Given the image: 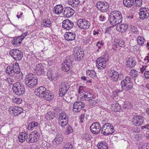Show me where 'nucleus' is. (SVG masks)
Instances as JSON below:
<instances>
[{"mask_svg": "<svg viewBox=\"0 0 149 149\" xmlns=\"http://www.w3.org/2000/svg\"><path fill=\"white\" fill-rule=\"evenodd\" d=\"M110 24L113 26L122 23L123 17L121 13L118 11L114 10L110 14L109 17Z\"/></svg>", "mask_w": 149, "mask_h": 149, "instance_id": "nucleus-1", "label": "nucleus"}, {"mask_svg": "<svg viewBox=\"0 0 149 149\" xmlns=\"http://www.w3.org/2000/svg\"><path fill=\"white\" fill-rule=\"evenodd\" d=\"M25 80L26 86L31 88L35 87L38 82L37 77L32 73L27 74L26 76Z\"/></svg>", "mask_w": 149, "mask_h": 149, "instance_id": "nucleus-2", "label": "nucleus"}, {"mask_svg": "<svg viewBox=\"0 0 149 149\" xmlns=\"http://www.w3.org/2000/svg\"><path fill=\"white\" fill-rule=\"evenodd\" d=\"M122 88L125 91H129L132 88L133 84L131 77L127 76L121 83Z\"/></svg>", "mask_w": 149, "mask_h": 149, "instance_id": "nucleus-3", "label": "nucleus"}, {"mask_svg": "<svg viewBox=\"0 0 149 149\" xmlns=\"http://www.w3.org/2000/svg\"><path fill=\"white\" fill-rule=\"evenodd\" d=\"M70 82L65 80L61 82L59 86V95L63 97L67 92L70 87Z\"/></svg>", "mask_w": 149, "mask_h": 149, "instance_id": "nucleus-4", "label": "nucleus"}, {"mask_svg": "<svg viewBox=\"0 0 149 149\" xmlns=\"http://www.w3.org/2000/svg\"><path fill=\"white\" fill-rule=\"evenodd\" d=\"M12 89L14 93L17 95H22L25 91L24 86L19 82H17L14 84Z\"/></svg>", "mask_w": 149, "mask_h": 149, "instance_id": "nucleus-5", "label": "nucleus"}, {"mask_svg": "<svg viewBox=\"0 0 149 149\" xmlns=\"http://www.w3.org/2000/svg\"><path fill=\"white\" fill-rule=\"evenodd\" d=\"M114 131L113 126L109 123L104 124L101 127V133L104 135L112 134Z\"/></svg>", "mask_w": 149, "mask_h": 149, "instance_id": "nucleus-6", "label": "nucleus"}, {"mask_svg": "<svg viewBox=\"0 0 149 149\" xmlns=\"http://www.w3.org/2000/svg\"><path fill=\"white\" fill-rule=\"evenodd\" d=\"M73 53L75 58V60H81L84 56L83 49L78 46H76L73 48Z\"/></svg>", "mask_w": 149, "mask_h": 149, "instance_id": "nucleus-7", "label": "nucleus"}, {"mask_svg": "<svg viewBox=\"0 0 149 149\" xmlns=\"http://www.w3.org/2000/svg\"><path fill=\"white\" fill-rule=\"evenodd\" d=\"M78 26L81 29L87 30L91 26L90 22L84 19H79L77 22Z\"/></svg>", "mask_w": 149, "mask_h": 149, "instance_id": "nucleus-8", "label": "nucleus"}, {"mask_svg": "<svg viewBox=\"0 0 149 149\" xmlns=\"http://www.w3.org/2000/svg\"><path fill=\"white\" fill-rule=\"evenodd\" d=\"M10 54L16 60H20L23 56V52L18 49H13L10 52Z\"/></svg>", "mask_w": 149, "mask_h": 149, "instance_id": "nucleus-9", "label": "nucleus"}, {"mask_svg": "<svg viewBox=\"0 0 149 149\" xmlns=\"http://www.w3.org/2000/svg\"><path fill=\"white\" fill-rule=\"evenodd\" d=\"M64 62L61 65V69L65 72H68L70 70L72 66V61L68 57H67Z\"/></svg>", "mask_w": 149, "mask_h": 149, "instance_id": "nucleus-10", "label": "nucleus"}, {"mask_svg": "<svg viewBox=\"0 0 149 149\" xmlns=\"http://www.w3.org/2000/svg\"><path fill=\"white\" fill-rule=\"evenodd\" d=\"M40 136V133L37 132H32L30 134L28 137L26 139L27 142L29 143L36 142L38 140Z\"/></svg>", "mask_w": 149, "mask_h": 149, "instance_id": "nucleus-11", "label": "nucleus"}, {"mask_svg": "<svg viewBox=\"0 0 149 149\" xmlns=\"http://www.w3.org/2000/svg\"><path fill=\"white\" fill-rule=\"evenodd\" d=\"M40 125L37 122L33 121L30 123L28 126V129L29 130L33 131L35 132H40Z\"/></svg>", "mask_w": 149, "mask_h": 149, "instance_id": "nucleus-12", "label": "nucleus"}, {"mask_svg": "<svg viewBox=\"0 0 149 149\" xmlns=\"http://www.w3.org/2000/svg\"><path fill=\"white\" fill-rule=\"evenodd\" d=\"M95 6L99 10L103 12L107 11L109 7V5L107 3L102 1L97 2Z\"/></svg>", "mask_w": 149, "mask_h": 149, "instance_id": "nucleus-13", "label": "nucleus"}, {"mask_svg": "<svg viewBox=\"0 0 149 149\" xmlns=\"http://www.w3.org/2000/svg\"><path fill=\"white\" fill-rule=\"evenodd\" d=\"M108 75L111 81L118 82L119 73L117 71L113 69L109 70L108 72Z\"/></svg>", "mask_w": 149, "mask_h": 149, "instance_id": "nucleus-14", "label": "nucleus"}, {"mask_svg": "<svg viewBox=\"0 0 149 149\" xmlns=\"http://www.w3.org/2000/svg\"><path fill=\"white\" fill-rule=\"evenodd\" d=\"M96 66L98 69L100 70L105 68L106 66L107 61L104 57H100L96 60Z\"/></svg>", "mask_w": 149, "mask_h": 149, "instance_id": "nucleus-15", "label": "nucleus"}, {"mask_svg": "<svg viewBox=\"0 0 149 149\" xmlns=\"http://www.w3.org/2000/svg\"><path fill=\"white\" fill-rule=\"evenodd\" d=\"M139 12V18L142 19L149 17V9L147 8H141Z\"/></svg>", "mask_w": 149, "mask_h": 149, "instance_id": "nucleus-16", "label": "nucleus"}, {"mask_svg": "<svg viewBox=\"0 0 149 149\" xmlns=\"http://www.w3.org/2000/svg\"><path fill=\"white\" fill-rule=\"evenodd\" d=\"M91 132L93 134H98L100 132L101 128L99 123L95 122L93 123L90 127Z\"/></svg>", "mask_w": 149, "mask_h": 149, "instance_id": "nucleus-17", "label": "nucleus"}, {"mask_svg": "<svg viewBox=\"0 0 149 149\" xmlns=\"http://www.w3.org/2000/svg\"><path fill=\"white\" fill-rule=\"evenodd\" d=\"M143 117L139 116H134L132 119V124L136 126L141 125L143 123Z\"/></svg>", "mask_w": 149, "mask_h": 149, "instance_id": "nucleus-18", "label": "nucleus"}, {"mask_svg": "<svg viewBox=\"0 0 149 149\" xmlns=\"http://www.w3.org/2000/svg\"><path fill=\"white\" fill-rule=\"evenodd\" d=\"M84 106L85 104L84 103L81 101H77L73 104V111L75 112H79Z\"/></svg>", "mask_w": 149, "mask_h": 149, "instance_id": "nucleus-19", "label": "nucleus"}, {"mask_svg": "<svg viewBox=\"0 0 149 149\" xmlns=\"http://www.w3.org/2000/svg\"><path fill=\"white\" fill-rule=\"evenodd\" d=\"M74 26L73 22L68 19L64 20L62 22V26L66 30H70Z\"/></svg>", "mask_w": 149, "mask_h": 149, "instance_id": "nucleus-20", "label": "nucleus"}, {"mask_svg": "<svg viewBox=\"0 0 149 149\" xmlns=\"http://www.w3.org/2000/svg\"><path fill=\"white\" fill-rule=\"evenodd\" d=\"M46 89L44 86H40L36 89L34 92V94L40 98H42V96L46 92Z\"/></svg>", "mask_w": 149, "mask_h": 149, "instance_id": "nucleus-21", "label": "nucleus"}, {"mask_svg": "<svg viewBox=\"0 0 149 149\" xmlns=\"http://www.w3.org/2000/svg\"><path fill=\"white\" fill-rule=\"evenodd\" d=\"M74 13V10L72 8L68 7L64 8L62 14L64 16L68 17L73 15Z\"/></svg>", "mask_w": 149, "mask_h": 149, "instance_id": "nucleus-22", "label": "nucleus"}, {"mask_svg": "<svg viewBox=\"0 0 149 149\" xmlns=\"http://www.w3.org/2000/svg\"><path fill=\"white\" fill-rule=\"evenodd\" d=\"M9 111L10 113H13L14 115L17 116L23 112V110L22 108L18 107H10L9 108Z\"/></svg>", "mask_w": 149, "mask_h": 149, "instance_id": "nucleus-23", "label": "nucleus"}, {"mask_svg": "<svg viewBox=\"0 0 149 149\" xmlns=\"http://www.w3.org/2000/svg\"><path fill=\"white\" fill-rule=\"evenodd\" d=\"M94 95L93 94L89 92H86L82 95L79 96V98L81 100H91L94 98Z\"/></svg>", "mask_w": 149, "mask_h": 149, "instance_id": "nucleus-24", "label": "nucleus"}, {"mask_svg": "<svg viewBox=\"0 0 149 149\" xmlns=\"http://www.w3.org/2000/svg\"><path fill=\"white\" fill-rule=\"evenodd\" d=\"M35 72L38 75H40L45 73L44 68L42 63H39L36 65Z\"/></svg>", "mask_w": 149, "mask_h": 149, "instance_id": "nucleus-25", "label": "nucleus"}, {"mask_svg": "<svg viewBox=\"0 0 149 149\" xmlns=\"http://www.w3.org/2000/svg\"><path fill=\"white\" fill-rule=\"evenodd\" d=\"M128 28V25L126 24H117L116 27V29L118 31L121 33L125 32Z\"/></svg>", "mask_w": 149, "mask_h": 149, "instance_id": "nucleus-26", "label": "nucleus"}, {"mask_svg": "<svg viewBox=\"0 0 149 149\" xmlns=\"http://www.w3.org/2000/svg\"><path fill=\"white\" fill-rule=\"evenodd\" d=\"M63 7L62 5L58 4L55 6L53 11L55 14L58 15L63 12Z\"/></svg>", "mask_w": 149, "mask_h": 149, "instance_id": "nucleus-27", "label": "nucleus"}, {"mask_svg": "<svg viewBox=\"0 0 149 149\" xmlns=\"http://www.w3.org/2000/svg\"><path fill=\"white\" fill-rule=\"evenodd\" d=\"M135 60L132 58L128 59L126 63V65L127 67L131 68L134 67L136 64Z\"/></svg>", "mask_w": 149, "mask_h": 149, "instance_id": "nucleus-28", "label": "nucleus"}, {"mask_svg": "<svg viewBox=\"0 0 149 149\" xmlns=\"http://www.w3.org/2000/svg\"><path fill=\"white\" fill-rule=\"evenodd\" d=\"M76 35L74 33L72 32H67L64 35L65 39L68 41L74 40L75 38Z\"/></svg>", "mask_w": 149, "mask_h": 149, "instance_id": "nucleus-29", "label": "nucleus"}, {"mask_svg": "<svg viewBox=\"0 0 149 149\" xmlns=\"http://www.w3.org/2000/svg\"><path fill=\"white\" fill-rule=\"evenodd\" d=\"M27 137L28 134L27 132H21L18 136V141L22 143L26 139Z\"/></svg>", "mask_w": 149, "mask_h": 149, "instance_id": "nucleus-30", "label": "nucleus"}, {"mask_svg": "<svg viewBox=\"0 0 149 149\" xmlns=\"http://www.w3.org/2000/svg\"><path fill=\"white\" fill-rule=\"evenodd\" d=\"M53 95L52 93L48 91H47L45 93L43 96H42V97L44 99L47 101L51 100L53 98Z\"/></svg>", "mask_w": 149, "mask_h": 149, "instance_id": "nucleus-31", "label": "nucleus"}, {"mask_svg": "<svg viewBox=\"0 0 149 149\" xmlns=\"http://www.w3.org/2000/svg\"><path fill=\"white\" fill-rule=\"evenodd\" d=\"M63 141V136L62 134H58L54 141V143L56 145L60 144Z\"/></svg>", "mask_w": 149, "mask_h": 149, "instance_id": "nucleus-32", "label": "nucleus"}, {"mask_svg": "<svg viewBox=\"0 0 149 149\" xmlns=\"http://www.w3.org/2000/svg\"><path fill=\"white\" fill-rule=\"evenodd\" d=\"M123 4L125 7H131L134 4V0H123Z\"/></svg>", "mask_w": 149, "mask_h": 149, "instance_id": "nucleus-33", "label": "nucleus"}, {"mask_svg": "<svg viewBox=\"0 0 149 149\" xmlns=\"http://www.w3.org/2000/svg\"><path fill=\"white\" fill-rule=\"evenodd\" d=\"M80 1L79 0H68V3L72 7H77Z\"/></svg>", "mask_w": 149, "mask_h": 149, "instance_id": "nucleus-34", "label": "nucleus"}, {"mask_svg": "<svg viewBox=\"0 0 149 149\" xmlns=\"http://www.w3.org/2000/svg\"><path fill=\"white\" fill-rule=\"evenodd\" d=\"M55 113L54 112L49 111L46 114L45 119L48 120L53 119L55 117Z\"/></svg>", "mask_w": 149, "mask_h": 149, "instance_id": "nucleus-35", "label": "nucleus"}, {"mask_svg": "<svg viewBox=\"0 0 149 149\" xmlns=\"http://www.w3.org/2000/svg\"><path fill=\"white\" fill-rule=\"evenodd\" d=\"M42 26L43 27H50L52 26L51 22L50 20L48 19H44L42 21Z\"/></svg>", "mask_w": 149, "mask_h": 149, "instance_id": "nucleus-36", "label": "nucleus"}, {"mask_svg": "<svg viewBox=\"0 0 149 149\" xmlns=\"http://www.w3.org/2000/svg\"><path fill=\"white\" fill-rule=\"evenodd\" d=\"M86 75L93 79H94L96 76V73L93 70H88L86 71Z\"/></svg>", "mask_w": 149, "mask_h": 149, "instance_id": "nucleus-37", "label": "nucleus"}, {"mask_svg": "<svg viewBox=\"0 0 149 149\" xmlns=\"http://www.w3.org/2000/svg\"><path fill=\"white\" fill-rule=\"evenodd\" d=\"M13 68L14 73L18 74L20 72V70L19 67V66L17 63H15L13 65Z\"/></svg>", "mask_w": 149, "mask_h": 149, "instance_id": "nucleus-38", "label": "nucleus"}, {"mask_svg": "<svg viewBox=\"0 0 149 149\" xmlns=\"http://www.w3.org/2000/svg\"><path fill=\"white\" fill-rule=\"evenodd\" d=\"M97 146L98 149H108V148L107 144L104 142L99 143Z\"/></svg>", "mask_w": 149, "mask_h": 149, "instance_id": "nucleus-39", "label": "nucleus"}, {"mask_svg": "<svg viewBox=\"0 0 149 149\" xmlns=\"http://www.w3.org/2000/svg\"><path fill=\"white\" fill-rule=\"evenodd\" d=\"M130 75L133 78H134V80L139 75L138 72L135 70H131L130 72Z\"/></svg>", "mask_w": 149, "mask_h": 149, "instance_id": "nucleus-40", "label": "nucleus"}, {"mask_svg": "<svg viewBox=\"0 0 149 149\" xmlns=\"http://www.w3.org/2000/svg\"><path fill=\"white\" fill-rule=\"evenodd\" d=\"M23 40V38L22 37V36H19L13 39L12 42V44L13 45H17L20 44L22 42Z\"/></svg>", "mask_w": 149, "mask_h": 149, "instance_id": "nucleus-41", "label": "nucleus"}, {"mask_svg": "<svg viewBox=\"0 0 149 149\" xmlns=\"http://www.w3.org/2000/svg\"><path fill=\"white\" fill-rule=\"evenodd\" d=\"M6 73L8 74H14V71H13V67L11 65H8L6 69Z\"/></svg>", "mask_w": 149, "mask_h": 149, "instance_id": "nucleus-42", "label": "nucleus"}, {"mask_svg": "<svg viewBox=\"0 0 149 149\" xmlns=\"http://www.w3.org/2000/svg\"><path fill=\"white\" fill-rule=\"evenodd\" d=\"M86 88L85 86H80L78 89V93L83 95L86 92Z\"/></svg>", "mask_w": 149, "mask_h": 149, "instance_id": "nucleus-43", "label": "nucleus"}, {"mask_svg": "<svg viewBox=\"0 0 149 149\" xmlns=\"http://www.w3.org/2000/svg\"><path fill=\"white\" fill-rule=\"evenodd\" d=\"M137 41L139 45H143L144 42L145 40L143 37L139 36L137 38Z\"/></svg>", "mask_w": 149, "mask_h": 149, "instance_id": "nucleus-44", "label": "nucleus"}, {"mask_svg": "<svg viewBox=\"0 0 149 149\" xmlns=\"http://www.w3.org/2000/svg\"><path fill=\"white\" fill-rule=\"evenodd\" d=\"M116 43L118 46L121 47H125V42L121 39H118L117 40Z\"/></svg>", "mask_w": 149, "mask_h": 149, "instance_id": "nucleus-45", "label": "nucleus"}, {"mask_svg": "<svg viewBox=\"0 0 149 149\" xmlns=\"http://www.w3.org/2000/svg\"><path fill=\"white\" fill-rule=\"evenodd\" d=\"M68 120H63L58 121L59 125L61 127H64L68 124Z\"/></svg>", "mask_w": 149, "mask_h": 149, "instance_id": "nucleus-46", "label": "nucleus"}, {"mask_svg": "<svg viewBox=\"0 0 149 149\" xmlns=\"http://www.w3.org/2000/svg\"><path fill=\"white\" fill-rule=\"evenodd\" d=\"M12 100L13 102L17 104H20L22 101V99L16 98V97H14L13 98Z\"/></svg>", "mask_w": 149, "mask_h": 149, "instance_id": "nucleus-47", "label": "nucleus"}, {"mask_svg": "<svg viewBox=\"0 0 149 149\" xmlns=\"http://www.w3.org/2000/svg\"><path fill=\"white\" fill-rule=\"evenodd\" d=\"M73 146L70 143L64 145L63 149H72Z\"/></svg>", "mask_w": 149, "mask_h": 149, "instance_id": "nucleus-48", "label": "nucleus"}, {"mask_svg": "<svg viewBox=\"0 0 149 149\" xmlns=\"http://www.w3.org/2000/svg\"><path fill=\"white\" fill-rule=\"evenodd\" d=\"M135 4L137 6L140 7L142 4V2L141 0H135Z\"/></svg>", "mask_w": 149, "mask_h": 149, "instance_id": "nucleus-49", "label": "nucleus"}, {"mask_svg": "<svg viewBox=\"0 0 149 149\" xmlns=\"http://www.w3.org/2000/svg\"><path fill=\"white\" fill-rule=\"evenodd\" d=\"M68 114H66L65 112H62L59 113L58 118H63L65 117H68Z\"/></svg>", "mask_w": 149, "mask_h": 149, "instance_id": "nucleus-50", "label": "nucleus"}, {"mask_svg": "<svg viewBox=\"0 0 149 149\" xmlns=\"http://www.w3.org/2000/svg\"><path fill=\"white\" fill-rule=\"evenodd\" d=\"M91 137L89 134H85L84 135L83 137L84 139H85L87 141H89L91 139Z\"/></svg>", "mask_w": 149, "mask_h": 149, "instance_id": "nucleus-51", "label": "nucleus"}, {"mask_svg": "<svg viewBox=\"0 0 149 149\" xmlns=\"http://www.w3.org/2000/svg\"><path fill=\"white\" fill-rule=\"evenodd\" d=\"M73 132V129L72 127L70 125H68L67 127V129L66 132H68V133H70Z\"/></svg>", "mask_w": 149, "mask_h": 149, "instance_id": "nucleus-52", "label": "nucleus"}, {"mask_svg": "<svg viewBox=\"0 0 149 149\" xmlns=\"http://www.w3.org/2000/svg\"><path fill=\"white\" fill-rule=\"evenodd\" d=\"M99 20L102 22L105 21L106 20V17L103 15H101L99 17Z\"/></svg>", "mask_w": 149, "mask_h": 149, "instance_id": "nucleus-53", "label": "nucleus"}, {"mask_svg": "<svg viewBox=\"0 0 149 149\" xmlns=\"http://www.w3.org/2000/svg\"><path fill=\"white\" fill-rule=\"evenodd\" d=\"M142 67L140 68V70L141 72V73H143V72L146 70V68L147 66L146 65H142L141 66Z\"/></svg>", "mask_w": 149, "mask_h": 149, "instance_id": "nucleus-54", "label": "nucleus"}, {"mask_svg": "<svg viewBox=\"0 0 149 149\" xmlns=\"http://www.w3.org/2000/svg\"><path fill=\"white\" fill-rule=\"evenodd\" d=\"M144 75L146 79H149V71H146L144 72Z\"/></svg>", "mask_w": 149, "mask_h": 149, "instance_id": "nucleus-55", "label": "nucleus"}, {"mask_svg": "<svg viewBox=\"0 0 149 149\" xmlns=\"http://www.w3.org/2000/svg\"><path fill=\"white\" fill-rule=\"evenodd\" d=\"M9 84L11 85L12 84V83L13 81V79L11 78H6V79L5 80Z\"/></svg>", "mask_w": 149, "mask_h": 149, "instance_id": "nucleus-56", "label": "nucleus"}, {"mask_svg": "<svg viewBox=\"0 0 149 149\" xmlns=\"http://www.w3.org/2000/svg\"><path fill=\"white\" fill-rule=\"evenodd\" d=\"M89 103L91 105L94 106L96 104L97 102L95 100H90Z\"/></svg>", "mask_w": 149, "mask_h": 149, "instance_id": "nucleus-57", "label": "nucleus"}, {"mask_svg": "<svg viewBox=\"0 0 149 149\" xmlns=\"http://www.w3.org/2000/svg\"><path fill=\"white\" fill-rule=\"evenodd\" d=\"M58 121H60L61 120H68V117H65L63 118H58Z\"/></svg>", "mask_w": 149, "mask_h": 149, "instance_id": "nucleus-58", "label": "nucleus"}, {"mask_svg": "<svg viewBox=\"0 0 149 149\" xmlns=\"http://www.w3.org/2000/svg\"><path fill=\"white\" fill-rule=\"evenodd\" d=\"M85 115L84 114H82L80 116V122L81 123H83V120L84 119V118Z\"/></svg>", "mask_w": 149, "mask_h": 149, "instance_id": "nucleus-59", "label": "nucleus"}, {"mask_svg": "<svg viewBox=\"0 0 149 149\" xmlns=\"http://www.w3.org/2000/svg\"><path fill=\"white\" fill-rule=\"evenodd\" d=\"M130 106L129 105L127 104L126 103H125L123 106V108H124L125 109H129Z\"/></svg>", "mask_w": 149, "mask_h": 149, "instance_id": "nucleus-60", "label": "nucleus"}, {"mask_svg": "<svg viewBox=\"0 0 149 149\" xmlns=\"http://www.w3.org/2000/svg\"><path fill=\"white\" fill-rule=\"evenodd\" d=\"M117 44H114L112 45V48L115 51L117 49H116L117 47Z\"/></svg>", "mask_w": 149, "mask_h": 149, "instance_id": "nucleus-61", "label": "nucleus"}, {"mask_svg": "<svg viewBox=\"0 0 149 149\" xmlns=\"http://www.w3.org/2000/svg\"><path fill=\"white\" fill-rule=\"evenodd\" d=\"M28 32L27 31L25 32V33H24L22 35V36H22V37L23 38V39H24V37L26 36L28 34Z\"/></svg>", "mask_w": 149, "mask_h": 149, "instance_id": "nucleus-62", "label": "nucleus"}, {"mask_svg": "<svg viewBox=\"0 0 149 149\" xmlns=\"http://www.w3.org/2000/svg\"><path fill=\"white\" fill-rule=\"evenodd\" d=\"M99 30H97V31L95 30H94L93 31V34L94 35H98L99 34L98 31H99Z\"/></svg>", "mask_w": 149, "mask_h": 149, "instance_id": "nucleus-63", "label": "nucleus"}, {"mask_svg": "<svg viewBox=\"0 0 149 149\" xmlns=\"http://www.w3.org/2000/svg\"><path fill=\"white\" fill-rule=\"evenodd\" d=\"M143 145H145L146 146V149H149V143H145Z\"/></svg>", "mask_w": 149, "mask_h": 149, "instance_id": "nucleus-64", "label": "nucleus"}]
</instances>
